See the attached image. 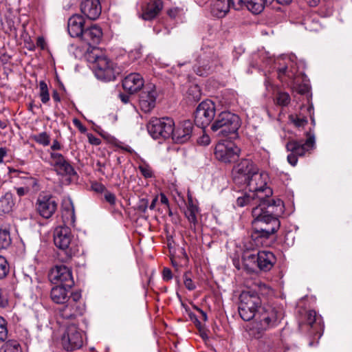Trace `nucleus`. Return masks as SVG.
I'll use <instances>...</instances> for the list:
<instances>
[{"label":"nucleus","instance_id":"obj_35","mask_svg":"<svg viewBox=\"0 0 352 352\" xmlns=\"http://www.w3.org/2000/svg\"><path fill=\"white\" fill-rule=\"evenodd\" d=\"M186 94L189 101L197 102L201 96L200 87L197 85H192L188 87Z\"/></svg>","mask_w":352,"mask_h":352},{"label":"nucleus","instance_id":"obj_63","mask_svg":"<svg viewBox=\"0 0 352 352\" xmlns=\"http://www.w3.org/2000/svg\"><path fill=\"white\" fill-rule=\"evenodd\" d=\"M160 201L162 204H164L169 208V202L166 196L164 193L160 194Z\"/></svg>","mask_w":352,"mask_h":352},{"label":"nucleus","instance_id":"obj_60","mask_svg":"<svg viewBox=\"0 0 352 352\" xmlns=\"http://www.w3.org/2000/svg\"><path fill=\"white\" fill-rule=\"evenodd\" d=\"M8 149L6 147H0V164L3 162V158L7 155Z\"/></svg>","mask_w":352,"mask_h":352},{"label":"nucleus","instance_id":"obj_32","mask_svg":"<svg viewBox=\"0 0 352 352\" xmlns=\"http://www.w3.org/2000/svg\"><path fill=\"white\" fill-rule=\"evenodd\" d=\"M269 0H246V8L254 14L261 13Z\"/></svg>","mask_w":352,"mask_h":352},{"label":"nucleus","instance_id":"obj_38","mask_svg":"<svg viewBox=\"0 0 352 352\" xmlns=\"http://www.w3.org/2000/svg\"><path fill=\"white\" fill-rule=\"evenodd\" d=\"M39 96L41 102L44 104H46L50 100L48 87L44 80L39 82Z\"/></svg>","mask_w":352,"mask_h":352},{"label":"nucleus","instance_id":"obj_33","mask_svg":"<svg viewBox=\"0 0 352 352\" xmlns=\"http://www.w3.org/2000/svg\"><path fill=\"white\" fill-rule=\"evenodd\" d=\"M243 262L247 268L254 270L258 263L257 252H245L243 255Z\"/></svg>","mask_w":352,"mask_h":352},{"label":"nucleus","instance_id":"obj_15","mask_svg":"<svg viewBox=\"0 0 352 352\" xmlns=\"http://www.w3.org/2000/svg\"><path fill=\"white\" fill-rule=\"evenodd\" d=\"M241 152V149L230 141H222L217 144L214 148V156L217 160L224 163L235 162Z\"/></svg>","mask_w":352,"mask_h":352},{"label":"nucleus","instance_id":"obj_26","mask_svg":"<svg viewBox=\"0 0 352 352\" xmlns=\"http://www.w3.org/2000/svg\"><path fill=\"white\" fill-rule=\"evenodd\" d=\"M102 37V29L98 25H94L85 29L80 38L89 46L94 47L100 43Z\"/></svg>","mask_w":352,"mask_h":352},{"label":"nucleus","instance_id":"obj_56","mask_svg":"<svg viewBox=\"0 0 352 352\" xmlns=\"http://www.w3.org/2000/svg\"><path fill=\"white\" fill-rule=\"evenodd\" d=\"M188 316L190 319L195 323L196 327L200 329L201 327V323L199 320L197 316L193 313H189Z\"/></svg>","mask_w":352,"mask_h":352},{"label":"nucleus","instance_id":"obj_12","mask_svg":"<svg viewBox=\"0 0 352 352\" xmlns=\"http://www.w3.org/2000/svg\"><path fill=\"white\" fill-rule=\"evenodd\" d=\"M72 237L71 230L67 226H59L54 230V245L60 250L65 251L68 258H72L78 252L77 247L72 243Z\"/></svg>","mask_w":352,"mask_h":352},{"label":"nucleus","instance_id":"obj_58","mask_svg":"<svg viewBox=\"0 0 352 352\" xmlns=\"http://www.w3.org/2000/svg\"><path fill=\"white\" fill-rule=\"evenodd\" d=\"M89 141L91 144L99 145L101 142L100 140L93 135L90 134L88 135Z\"/></svg>","mask_w":352,"mask_h":352},{"label":"nucleus","instance_id":"obj_47","mask_svg":"<svg viewBox=\"0 0 352 352\" xmlns=\"http://www.w3.org/2000/svg\"><path fill=\"white\" fill-rule=\"evenodd\" d=\"M188 273L186 272L184 275V283L186 289H188L190 291H192L196 288V285L192 280L191 278L188 276Z\"/></svg>","mask_w":352,"mask_h":352},{"label":"nucleus","instance_id":"obj_25","mask_svg":"<svg viewBox=\"0 0 352 352\" xmlns=\"http://www.w3.org/2000/svg\"><path fill=\"white\" fill-rule=\"evenodd\" d=\"M278 76L283 82L287 84L291 83L294 85L298 84L297 80L298 74L297 69L293 63H290V66L283 65L277 69Z\"/></svg>","mask_w":352,"mask_h":352},{"label":"nucleus","instance_id":"obj_52","mask_svg":"<svg viewBox=\"0 0 352 352\" xmlns=\"http://www.w3.org/2000/svg\"><path fill=\"white\" fill-rule=\"evenodd\" d=\"M162 277L164 280L168 281L173 278V274L169 268L165 267L162 272Z\"/></svg>","mask_w":352,"mask_h":352},{"label":"nucleus","instance_id":"obj_29","mask_svg":"<svg viewBox=\"0 0 352 352\" xmlns=\"http://www.w3.org/2000/svg\"><path fill=\"white\" fill-rule=\"evenodd\" d=\"M70 289L65 285H57L52 288L50 298L56 304H65L70 298Z\"/></svg>","mask_w":352,"mask_h":352},{"label":"nucleus","instance_id":"obj_43","mask_svg":"<svg viewBox=\"0 0 352 352\" xmlns=\"http://www.w3.org/2000/svg\"><path fill=\"white\" fill-rule=\"evenodd\" d=\"M7 322L0 316V341H5L8 338Z\"/></svg>","mask_w":352,"mask_h":352},{"label":"nucleus","instance_id":"obj_10","mask_svg":"<svg viewBox=\"0 0 352 352\" xmlns=\"http://www.w3.org/2000/svg\"><path fill=\"white\" fill-rule=\"evenodd\" d=\"M59 308V314L63 318L73 319L82 316L85 310V305L82 300L80 292L70 294V298Z\"/></svg>","mask_w":352,"mask_h":352},{"label":"nucleus","instance_id":"obj_37","mask_svg":"<svg viewBox=\"0 0 352 352\" xmlns=\"http://www.w3.org/2000/svg\"><path fill=\"white\" fill-rule=\"evenodd\" d=\"M4 352H22L19 342L15 340H8L3 346Z\"/></svg>","mask_w":352,"mask_h":352},{"label":"nucleus","instance_id":"obj_16","mask_svg":"<svg viewBox=\"0 0 352 352\" xmlns=\"http://www.w3.org/2000/svg\"><path fill=\"white\" fill-rule=\"evenodd\" d=\"M63 349L66 351H74L80 349L83 344L81 331L74 324L69 325L61 339Z\"/></svg>","mask_w":352,"mask_h":352},{"label":"nucleus","instance_id":"obj_28","mask_svg":"<svg viewBox=\"0 0 352 352\" xmlns=\"http://www.w3.org/2000/svg\"><path fill=\"white\" fill-rule=\"evenodd\" d=\"M256 267L260 270L267 272L272 269L276 262L274 254L269 251H261L257 252Z\"/></svg>","mask_w":352,"mask_h":352},{"label":"nucleus","instance_id":"obj_1","mask_svg":"<svg viewBox=\"0 0 352 352\" xmlns=\"http://www.w3.org/2000/svg\"><path fill=\"white\" fill-rule=\"evenodd\" d=\"M236 205L241 208L255 205L252 210V238L267 239L279 229L280 222L278 217L284 212L283 201L280 199L272 203L265 202L258 199L256 192L249 190L241 192L236 198Z\"/></svg>","mask_w":352,"mask_h":352},{"label":"nucleus","instance_id":"obj_14","mask_svg":"<svg viewBox=\"0 0 352 352\" xmlns=\"http://www.w3.org/2000/svg\"><path fill=\"white\" fill-rule=\"evenodd\" d=\"M258 171V167L252 160L243 159L233 168V180L236 184H243L246 183Z\"/></svg>","mask_w":352,"mask_h":352},{"label":"nucleus","instance_id":"obj_30","mask_svg":"<svg viewBox=\"0 0 352 352\" xmlns=\"http://www.w3.org/2000/svg\"><path fill=\"white\" fill-rule=\"evenodd\" d=\"M230 9L228 0H212L211 3V13L213 16L222 18L226 16Z\"/></svg>","mask_w":352,"mask_h":352},{"label":"nucleus","instance_id":"obj_9","mask_svg":"<svg viewBox=\"0 0 352 352\" xmlns=\"http://www.w3.org/2000/svg\"><path fill=\"white\" fill-rule=\"evenodd\" d=\"M175 126L173 120L170 118H152L146 125L147 131L153 139H166L173 133Z\"/></svg>","mask_w":352,"mask_h":352},{"label":"nucleus","instance_id":"obj_61","mask_svg":"<svg viewBox=\"0 0 352 352\" xmlns=\"http://www.w3.org/2000/svg\"><path fill=\"white\" fill-rule=\"evenodd\" d=\"M187 209L188 210H199L198 207L195 204H194L191 197H188Z\"/></svg>","mask_w":352,"mask_h":352},{"label":"nucleus","instance_id":"obj_36","mask_svg":"<svg viewBox=\"0 0 352 352\" xmlns=\"http://www.w3.org/2000/svg\"><path fill=\"white\" fill-rule=\"evenodd\" d=\"M30 138L43 146H47L50 144V136L46 132H41L38 134L32 135Z\"/></svg>","mask_w":352,"mask_h":352},{"label":"nucleus","instance_id":"obj_18","mask_svg":"<svg viewBox=\"0 0 352 352\" xmlns=\"http://www.w3.org/2000/svg\"><path fill=\"white\" fill-rule=\"evenodd\" d=\"M192 129V122L189 120H184L173 127V133L170 137L177 144L185 143L190 139Z\"/></svg>","mask_w":352,"mask_h":352},{"label":"nucleus","instance_id":"obj_13","mask_svg":"<svg viewBox=\"0 0 352 352\" xmlns=\"http://www.w3.org/2000/svg\"><path fill=\"white\" fill-rule=\"evenodd\" d=\"M215 110V104L212 101H202L195 112V124L201 129L208 126L214 118Z\"/></svg>","mask_w":352,"mask_h":352},{"label":"nucleus","instance_id":"obj_27","mask_svg":"<svg viewBox=\"0 0 352 352\" xmlns=\"http://www.w3.org/2000/svg\"><path fill=\"white\" fill-rule=\"evenodd\" d=\"M164 4L162 0H150L143 9L142 18L145 21L154 19L163 9Z\"/></svg>","mask_w":352,"mask_h":352},{"label":"nucleus","instance_id":"obj_39","mask_svg":"<svg viewBox=\"0 0 352 352\" xmlns=\"http://www.w3.org/2000/svg\"><path fill=\"white\" fill-rule=\"evenodd\" d=\"M199 212V210H186L185 216L188 219L190 223V228L195 230L196 225L197 223V215Z\"/></svg>","mask_w":352,"mask_h":352},{"label":"nucleus","instance_id":"obj_6","mask_svg":"<svg viewBox=\"0 0 352 352\" xmlns=\"http://www.w3.org/2000/svg\"><path fill=\"white\" fill-rule=\"evenodd\" d=\"M283 318L282 309L270 305L259 307L256 320L260 322L263 331L276 327Z\"/></svg>","mask_w":352,"mask_h":352},{"label":"nucleus","instance_id":"obj_53","mask_svg":"<svg viewBox=\"0 0 352 352\" xmlns=\"http://www.w3.org/2000/svg\"><path fill=\"white\" fill-rule=\"evenodd\" d=\"M148 199H142L140 201V204L138 206V209L142 212H146L147 208H148Z\"/></svg>","mask_w":352,"mask_h":352},{"label":"nucleus","instance_id":"obj_21","mask_svg":"<svg viewBox=\"0 0 352 352\" xmlns=\"http://www.w3.org/2000/svg\"><path fill=\"white\" fill-rule=\"evenodd\" d=\"M50 158L52 160V164L54 166L58 174L70 177L76 175V172L73 166L62 154L52 152L50 153Z\"/></svg>","mask_w":352,"mask_h":352},{"label":"nucleus","instance_id":"obj_44","mask_svg":"<svg viewBox=\"0 0 352 352\" xmlns=\"http://www.w3.org/2000/svg\"><path fill=\"white\" fill-rule=\"evenodd\" d=\"M289 119L296 126H303L307 124V119L304 116H290Z\"/></svg>","mask_w":352,"mask_h":352},{"label":"nucleus","instance_id":"obj_49","mask_svg":"<svg viewBox=\"0 0 352 352\" xmlns=\"http://www.w3.org/2000/svg\"><path fill=\"white\" fill-rule=\"evenodd\" d=\"M91 189L98 193L104 192L106 190V187L101 183L99 182H94L91 184Z\"/></svg>","mask_w":352,"mask_h":352},{"label":"nucleus","instance_id":"obj_50","mask_svg":"<svg viewBox=\"0 0 352 352\" xmlns=\"http://www.w3.org/2000/svg\"><path fill=\"white\" fill-rule=\"evenodd\" d=\"M182 12V9L177 7V8H173L168 10L167 14L171 19H175Z\"/></svg>","mask_w":352,"mask_h":352},{"label":"nucleus","instance_id":"obj_64","mask_svg":"<svg viewBox=\"0 0 352 352\" xmlns=\"http://www.w3.org/2000/svg\"><path fill=\"white\" fill-rule=\"evenodd\" d=\"M120 99L124 104H126L129 102V96L124 94H120L119 95Z\"/></svg>","mask_w":352,"mask_h":352},{"label":"nucleus","instance_id":"obj_31","mask_svg":"<svg viewBox=\"0 0 352 352\" xmlns=\"http://www.w3.org/2000/svg\"><path fill=\"white\" fill-rule=\"evenodd\" d=\"M14 206L13 195L11 192H6L0 198V214L10 213Z\"/></svg>","mask_w":352,"mask_h":352},{"label":"nucleus","instance_id":"obj_24","mask_svg":"<svg viewBox=\"0 0 352 352\" xmlns=\"http://www.w3.org/2000/svg\"><path fill=\"white\" fill-rule=\"evenodd\" d=\"M85 19L82 15L74 14L72 16L67 22V30L72 37L81 38L84 31Z\"/></svg>","mask_w":352,"mask_h":352},{"label":"nucleus","instance_id":"obj_46","mask_svg":"<svg viewBox=\"0 0 352 352\" xmlns=\"http://www.w3.org/2000/svg\"><path fill=\"white\" fill-rule=\"evenodd\" d=\"M139 170L145 178H151L153 177L152 169L148 164L140 165Z\"/></svg>","mask_w":352,"mask_h":352},{"label":"nucleus","instance_id":"obj_51","mask_svg":"<svg viewBox=\"0 0 352 352\" xmlns=\"http://www.w3.org/2000/svg\"><path fill=\"white\" fill-rule=\"evenodd\" d=\"M8 305V300L6 296L3 294L1 288H0V307L5 308Z\"/></svg>","mask_w":352,"mask_h":352},{"label":"nucleus","instance_id":"obj_3","mask_svg":"<svg viewBox=\"0 0 352 352\" xmlns=\"http://www.w3.org/2000/svg\"><path fill=\"white\" fill-rule=\"evenodd\" d=\"M239 116L230 111H222L217 115L211 125V129L217 132V135L223 137L234 138L241 126Z\"/></svg>","mask_w":352,"mask_h":352},{"label":"nucleus","instance_id":"obj_41","mask_svg":"<svg viewBox=\"0 0 352 352\" xmlns=\"http://www.w3.org/2000/svg\"><path fill=\"white\" fill-rule=\"evenodd\" d=\"M276 100L280 106H287L289 104L291 98L287 92L280 91L276 94Z\"/></svg>","mask_w":352,"mask_h":352},{"label":"nucleus","instance_id":"obj_54","mask_svg":"<svg viewBox=\"0 0 352 352\" xmlns=\"http://www.w3.org/2000/svg\"><path fill=\"white\" fill-rule=\"evenodd\" d=\"M16 191L19 197H22L30 191L29 186L16 188Z\"/></svg>","mask_w":352,"mask_h":352},{"label":"nucleus","instance_id":"obj_20","mask_svg":"<svg viewBox=\"0 0 352 352\" xmlns=\"http://www.w3.org/2000/svg\"><path fill=\"white\" fill-rule=\"evenodd\" d=\"M157 91L153 85L146 86L140 94V107L144 113L150 112L155 106Z\"/></svg>","mask_w":352,"mask_h":352},{"label":"nucleus","instance_id":"obj_40","mask_svg":"<svg viewBox=\"0 0 352 352\" xmlns=\"http://www.w3.org/2000/svg\"><path fill=\"white\" fill-rule=\"evenodd\" d=\"M10 272V265L3 256H0V280L5 278Z\"/></svg>","mask_w":352,"mask_h":352},{"label":"nucleus","instance_id":"obj_22","mask_svg":"<svg viewBox=\"0 0 352 352\" xmlns=\"http://www.w3.org/2000/svg\"><path fill=\"white\" fill-rule=\"evenodd\" d=\"M81 12L89 19H97L102 11L99 0H84L80 4Z\"/></svg>","mask_w":352,"mask_h":352},{"label":"nucleus","instance_id":"obj_34","mask_svg":"<svg viewBox=\"0 0 352 352\" xmlns=\"http://www.w3.org/2000/svg\"><path fill=\"white\" fill-rule=\"evenodd\" d=\"M11 243L10 230L6 228L0 229V250L7 249Z\"/></svg>","mask_w":352,"mask_h":352},{"label":"nucleus","instance_id":"obj_55","mask_svg":"<svg viewBox=\"0 0 352 352\" xmlns=\"http://www.w3.org/2000/svg\"><path fill=\"white\" fill-rule=\"evenodd\" d=\"M210 142V138L208 135H202L198 140V143L201 145L207 146Z\"/></svg>","mask_w":352,"mask_h":352},{"label":"nucleus","instance_id":"obj_8","mask_svg":"<svg viewBox=\"0 0 352 352\" xmlns=\"http://www.w3.org/2000/svg\"><path fill=\"white\" fill-rule=\"evenodd\" d=\"M307 139L303 141L290 140L286 144V149L290 153L287 155V162L293 166L298 162V157L303 156L313 149L315 145L314 135L308 134Z\"/></svg>","mask_w":352,"mask_h":352},{"label":"nucleus","instance_id":"obj_7","mask_svg":"<svg viewBox=\"0 0 352 352\" xmlns=\"http://www.w3.org/2000/svg\"><path fill=\"white\" fill-rule=\"evenodd\" d=\"M219 66H221V62L217 54L211 50L203 51L197 57L193 70L197 75L204 76L215 71Z\"/></svg>","mask_w":352,"mask_h":352},{"label":"nucleus","instance_id":"obj_23","mask_svg":"<svg viewBox=\"0 0 352 352\" xmlns=\"http://www.w3.org/2000/svg\"><path fill=\"white\" fill-rule=\"evenodd\" d=\"M144 83V79L140 74L132 73L122 80V87L129 94H133L140 90L143 87Z\"/></svg>","mask_w":352,"mask_h":352},{"label":"nucleus","instance_id":"obj_5","mask_svg":"<svg viewBox=\"0 0 352 352\" xmlns=\"http://www.w3.org/2000/svg\"><path fill=\"white\" fill-rule=\"evenodd\" d=\"M299 328L302 331H307L310 340L309 346H314L318 343L322 334L321 318L314 310H309L305 313L303 318L299 322Z\"/></svg>","mask_w":352,"mask_h":352},{"label":"nucleus","instance_id":"obj_4","mask_svg":"<svg viewBox=\"0 0 352 352\" xmlns=\"http://www.w3.org/2000/svg\"><path fill=\"white\" fill-rule=\"evenodd\" d=\"M239 314L245 321L256 318L261 300L258 294L252 290L243 291L239 296Z\"/></svg>","mask_w":352,"mask_h":352},{"label":"nucleus","instance_id":"obj_2","mask_svg":"<svg viewBox=\"0 0 352 352\" xmlns=\"http://www.w3.org/2000/svg\"><path fill=\"white\" fill-rule=\"evenodd\" d=\"M87 58L89 62L94 63V72L98 79L113 80L121 72L120 68L97 48L94 47L87 55Z\"/></svg>","mask_w":352,"mask_h":352},{"label":"nucleus","instance_id":"obj_17","mask_svg":"<svg viewBox=\"0 0 352 352\" xmlns=\"http://www.w3.org/2000/svg\"><path fill=\"white\" fill-rule=\"evenodd\" d=\"M49 278L53 283H60V285H65L69 289L74 285L72 270L63 265L53 267L49 274Z\"/></svg>","mask_w":352,"mask_h":352},{"label":"nucleus","instance_id":"obj_42","mask_svg":"<svg viewBox=\"0 0 352 352\" xmlns=\"http://www.w3.org/2000/svg\"><path fill=\"white\" fill-rule=\"evenodd\" d=\"M63 215V217H66L67 218L70 217L71 221H75L74 207L72 201H69L68 206L64 207Z\"/></svg>","mask_w":352,"mask_h":352},{"label":"nucleus","instance_id":"obj_45","mask_svg":"<svg viewBox=\"0 0 352 352\" xmlns=\"http://www.w3.org/2000/svg\"><path fill=\"white\" fill-rule=\"evenodd\" d=\"M230 8L232 7L236 10H239L246 7V0H228Z\"/></svg>","mask_w":352,"mask_h":352},{"label":"nucleus","instance_id":"obj_11","mask_svg":"<svg viewBox=\"0 0 352 352\" xmlns=\"http://www.w3.org/2000/svg\"><path fill=\"white\" fill-rule=\"evenodd\" d=\"M266 179L267 177L265 175L259 173L258 171L243 184L248 186L250 191L256 192L258 199L272 203L273 201H276V199L271 197L273 192L272 190L267 186Z\"/></svg>","mask_w":352,"mask_h":352},{"label":"nucleus","instance_id":"obj_48","mask_svg":"<svg viewBox=\"0 0 352 352\" xmlns=\"http://www.w3.org/2000/svg\"><path fill=\"white\" fill-rule=\"evenodd\" d=\"M104 199L107 202H108L110 205L114 206L116 204V195L106 190L104 192Z\"/></svg>","mask_w":352,"mask_h":352},{"label":"nucleus","instance_id":"obj_59","mask_svg":"<svg viewBox=\"0 0 352 352\" xmlns=\"http://www.w3.org/2000/svg\"><path fill=\"white\" fill-rule=\"evenodd\" d=\"M50 148L53 151H59L61 150L62 146L57 140H54Z\"/></svg>","mask_w":352,"mask_h":352},{"label":"nucleus","instance_id":"obj_57","mask_svg":"<svg viewBox=\"0 0 352 352\" xmlns=\"http://www.w3.org/2000/svg\"><path fill=\"white\" fill-rule=\"evenodd\" d=\"M74 125L79 129L81 133H85L87 131L86 127L78 119L74 120Z\"/></svg>","mask_w":352,"mask_h":352},{"label":"nucleus","instance_id":"obj_19","mask_svg":"<svg viewBox=\"0 0 352 352\" xmlns=\"http://www.w3.org/2000/svg\"><path fill=\"white\" fill-rule=\"evenodd\" d=\"M36 210L45 219L50 218L57 209V202L50 195H40L36 203Z\"/></svg>","mask_w":352,"mask_h":352},{"label":"nucleus","instance_id":"obj_62","mask_svg":"<svg viewBox=\"0 0 352 352\" xmlns=\"http://www.w3.org/2000/svg\"><path fill=\"white\" fill-rule=\"evenodd\" d=\"M25 184L26 185L32 186V188L37 186L38 184L36 179L32 177L28 178Z\"/></svg>","mask_w":352,"mask_h":352}]
</instances>
